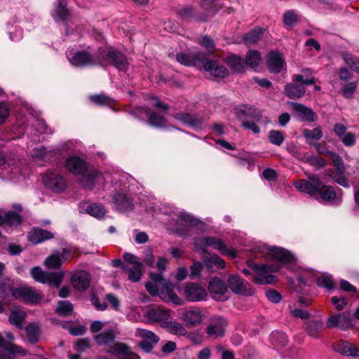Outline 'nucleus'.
<instances>
[{"label":"nucleus","mask_w":359,"mask_h":359,"mask_svg":"<svg viewBox=\"0 0 359 359\" xmlns=\"http://www.w3.org/2000/svg\"><path fill=\"white\" fill-rule=\"evenodd\" d=\"M298 21L297 15L293 11H287L283 16V22L287 26H292Z\"/></svg>","instance_id":"052dcab7"},{"label":"nucleus","mask_w":359,"mask_h":359,"mask_svg":"<svg viewBox=\"0 0 359 359\" xmlns=\"http://www.w3.org/2000/svg\"><path fill=\"white\" fill-rule=\"evenodd\" d=\"M331 302L339 311H342L348 304L347 299L343 297H332L331 298Z\"/></svg>","instance_id":"680f3d73"},{"label":"nucleus","mask_w":359,"mask_h":359,"mask_svg":"<svg viewBox=\"0 0 359 359\" xmlns=\"http://www.w3.org/2000/svg\"><path fill=\"white\" fill-rule=\"evenodd\" d=\"M25 331L27 339L31 344H35L39 341L41 330L37 323H29L25 327Z\"/></svg>","instance_id":"7c9ffc66"},{"label":"nucleus","mask_w":359,"mask_h":359,"mask_svg":"<svg viewBox=\"0 0 359 359\" xmlns=\"http://www.w3.org/2000/svg\"><path fill=\"white\" fill-rule=\"evenodd\" d=\"M58 4L54 10V19L56 21H67L70 18L69 11L67 8L66 0H57Z\"/></svg>","instance_id":"2f4dec72"},{"label":"nucleus","mask_w":359,"mask_h":359,"mask_svg":"<svg viewBox=\"0 0 359 359\" xmlns=\"http://www.w3.org/2000/svg\"><path fill=\"white\" fill-rule=\"evenodd\" d=\"M97 176L96 170H87L85 173L79 175L80 184L86 189H92L95 185V180Z\"/></svg>","instance_id":"72a5a7b5"},{"label":"nucleus","mask_w":359,"mask_h":359,"mask_svg":"<svg viewBox=\"0 0 359 359\" xmlns=\"http://www.w3.org/2000/svg\"><path fill=\"white\" fill-rule=\"evenodd\" d=\"M284 91L287 97L294 100L302 97L306 93L305 87L298 83H287L285 86Z\"/></svg>","instance_id":"cd10ccee"},{"label":"nucleus","mask_w":359,"mask_h":359,"mask_svg":"<svg viewBox=\"0 0 359 359\" xmlns=\"http://www.w3.org/2000/svg\"><path fill=\"white\" fill-rule=\"evenodd\" d=\"M220 0H201V6L205 11L206 14L202 20H206L208 18L212 16L221 7Z\"/></svg>","instance_id":"473e14b6"},{"label":"nucleus","mask_w":359,"mask_h":359,"mask_svg":"<svg viewBox=\"0 0 359 359\" xmlns=\"http://www.w3.org/2000/svg\"><path fill=\"white\" fill-rule=\"evenodd\" d=\"M69 60L72 65L80 67L111 65L121 71H126L128 65L126 57L111 47H101L95 53L90 52L89 48L76 50Z\"/></svg>","instance_id":"f257e3e1"},{"label":"nucleus","mask_w":359,"mask_h":359,"mask_svg":"<svg viewBox=\"0 0 359 359\" xmlns=\"http://www.w3.org/2000/svg\"><path fill=\"white\" fill-rule=\"evenodd\" d=\"M175 118L183 122L184 123L192 126L199 127L202 124L203 119L197 114H191L189 113H178L175 115Z\"/></svg>","instance_id":"c85d7f7f"},{"label":"nucleus","mask_w":359,"mask_h":359,"mask_svg":"<svg viewBox=\"0 0 359 359\" xmlns=\"http://www.w3.org/2000/svg\"><path fill=\"white\" fill-rule=\"evenodd\" d=\"M333 349L346 356L359 357V348L354 344L345 341L340 340L333 344Z\"/></svg>","instance_id":"4be33fe9"},{"label":"nucleus","mask_w":359,"mask_h":359,"mask_svg":"<svg viewBox=\"0 0 359 359\" xmlns=\"http://www.w3.org/2000/svg\"><path fill=\"white\" fill-rule=\"evenodd\" d=\"M307 179L300 180L294 185L302 192L309 194L318 201L333 202L341 201L343 191L341 189L336 190L334 187L324 184L319 177L313 173H305Z\"/></svg>","instance_id":"f03ea898"},{"label":"nucleus","mask_w":359,"mask_h":359,"mask_svg":"<svg viewBox=\"0 0 359 359\" xmlns=\"http://www.w3.org/2000/svg\"><path fill=\"white\" fill-rule=\"evenodd\" d=\"M162 327L166 329L168 332L173 334L185 335L187 333L186 328L180 323L176 321L164 322Z\"/></svg>","instance_id":"c9c22d12"},{"label":"nucleus","mask_w":359,"mask_h":359,"mask_svg":"<svg viewBox=\"0 0 359 359\" xmlns=\"http://www.w3.org/2000/svg\"><path fill=\"white\" fill-rule=\"evenodd\" d=\"M302 133L307 140H318L323 137V132L320 127L312 130L304 129Z\"/></svg>","instance_id":"09e8293b"},{"label":"nucleus","mask_w":359,"mask_h":359,"mask_svg":"<svg viewBox=\"0 0 359 359\" xmlns=\"http://www.w3.org/2000/svg\"><path fill=\"white\" fill-rule=\"evenodd\" d=\"M86 212L97 218L103 217L106 213L104 208L102 205L96 203L88 206Z\"/></svg>","instance_id":"8fccbe9b"},{"label":"nucleus","mask_w":359,"mask_h":359,"mask_svg":"<svg viewBox=\"0 0 359 359\" xmlns=\"http://www.w3.org/2000/svg\"><path fill=\"white\" fill-rule=\"evenodd\" d=\"M24 353V350L18 346L8 341L0 334V359H15V353Z\"/></svg>","instance_id":"4468645a"},{"label":"nucleus","mask_w":359,"mask_h":359,"mask_svg":"<svg viewBox=\"0 0 359 359\" xmlns=\"http://www.w3.org/2000/svg\"><path fill=\"white\" fill-rule=\"evenodd\" d=\"M90 100L97 105H108L111 106L113 104L114 100L110 97L104 94H98L90 95L89 97Z\"/></svg>","instance_id":"a18cd8bd"},{"label":"nucleus","mask_w":359,"mask_h":359,"mask_svg":"<svg viewBox=\"0 0 359 359\" xmlns=\"http://www.w3.org/2000/svg\"><path fill=\"white\" fill-rule=\"evenodd\" d=\"M142 264L135 262V264L129 270L128 278L133 282H138L142 276Z\"/></svg>","instance_id":"3c124183"},{"label":"nucleus","mask_w":359,"mask_h":359,"mask_svg":"<svg viewBox=\"0 0 359 359\" xmlns=\"http://www.w3.org/2000/svg\"><path fill=\"white\" fill-rule=\"evenodd\" d=\"M150 278L155 283H157L159 286H161V289L165 290L168 293L170 292V288L169 283L165 279L163 278L161 273H151Z\"/></svg>","instance_id":"603ef678"},{"label":"nucleus","mask_w":359,"mask_h":359,"mask_svg":"<svg viewBox=\"0 0 359 359\" xmlns=\"http://www.w3.org/2000/svg\"><path fill=\"white\" fill-rule=\"evenodd\" d=\"M242 121V127L244 129L251 130L255 134H258L260 132L259 128L256 124L257 122H253L250 120H241Z\"/></svg>","instance_id":"338daca9"},{"label":"nucleus","mask_w":359,"mask_h":359,"mask_svg":"<svg viewBox=\"0 0 359 359\" xmlns=\"http://www.w3.org/2000/svg\"><path fill=\"white\" fill-rule=\"evenodd\" d=\"M183 320L187 327H195L203 321V315L198 309L194 308L186 311L182 316Z\"/></svg>","instance_id":"393cba45"},{"label":"nucleus","mask_w":359,"mask_h":359,"mask_svg":"<svg viewBox=\"0 0 359 359\" xmlns=\"http://www.w3.org/2000/svg\"><path fill=\"white\" fill-rule=\"evenodd\" d=\"M262 30L259 27H256L247 33L244 37L243 41L246 45H252L257 42L260 39V35Z\"/></svg>","instance_id":"c03bdc74"},{"label":"nucleus","mask_w":359,"mask_h":359,"mask_svg":"<svg viewBox=\"0 0 359 359\" xmlns=\"http://www.w3.org/2000/svg\"><path fill=\"white\" fill-rule=\"evenodd\" d=\"M287 104L300 120L309 122H314L317 120L316 114L311 108L294 102H288Z\"/></svg>","instance_id":"ddd939ff"},{"label":"nucleus","mask_w":359,"mask_h":359,"mask_svg":"<svg viewBox=\"0 0 359 359\" xmlns=\"http://www.w3.org/2000/svg\"><path fill=\"white\" fill-rule=\"evenodd\" d=\"M10 114V109L6 102L0 103V125L3 124Z\"/></svg>","instance_id":"69168bd1"},{"label":"nucleus","mask_w":359,"mask_h":359,"mask_svg":"<svg viewBox=\"0 0 359 359\" xmlns=\"http://www.w3.org/2000/svg\"><path fill=\"white\" fill-rule=\"evenodd\" d=\"M342 57L344 62L348 65L353 70H355L359 74V59L354 57L349 53H343Z\"/></svg>","instance_id":"de8ad7c7"},{"label":"nucleus","mask_w":359,"mask_h":359,"mask_svg":"<svg viewBox=\"0 0 359 359\" xmlns=\"http://www.w3.org/2000/svg\"><path fill=\"white\" fill-rule=\"evenodd\" d=\"M184 294L189 301L197 302L204 299L207 292L200 285L191 283L184 289Z\"/></svg>","instance_id":"a211bd4d"},{"label":"nucleus","mask_w":359,"mask_h":359,"mask_svg":"<svg viewBox=\"0 0 359 359\" xmlns=\"http://www.w3.org/2000/svg\"><path fill=\"white\" fill-rule=\"evenodd\" d=\"M201 44L207 49L209 53H213L215 50V43L212 39L208 36L203 37Z\"/></svg>","instance_id":"e2e57ef3"},{"label":"nucleus","mask_w":359,"mask_h":359,"mask_svg":"<svg viewBox=\"0 0 359 359\" xmlns=\"http://www.w3.org/2000/svg\"><path fill=\"white\" fill-rule=\"evenodd\" d=\"M332 163L335 168L329 170L328 175L340 186L344 188H349L350 185L348 179L345 176L346 167L339 154L332 155Z\"/></svg>","instance_id":"423d86ee"},{"label":"nucleus","mask_w":359,"mask_h":359,"mask_svg":"<svg viewBox=\"0 0 359 359\" xmlns=\"http://www.w3.org/2000/svg\"><path fill=\"white\" fill-rule=\"evenodd\" d=\"M354 326V320L351 312H343L330 316L327 321L328 328L338 327L346 330Z\"/></svg>","instance_id":"0eeeda50"},{"label":"nucleus","mask_w":359,"mask_h":359,"mask_svg":"<svg viewBox=\"0 0 359 359\" xmlns=\"http://www.w3.org/2000/svg\"><path fill=\"white\" fill-rule=\"evenodd\" d=\"M208 289L211 292L216 294H224L227 292V286L225 283L217 278L210 281Z\"/></svg>","instance_id":"4c0bfd02"},{"label":"nucleus","mask_w":359,"mask_h":359,"mask_svg":"<svg viewBox=\"0 0 359 359\" xmlns=\"http://www.w3.org/2000/svg\"><path fill=\"white\" fill-rule=\"evenodd\" d=\"M226 325V320L222 317L212 318L206 327V334L208 337H222L224 335Z\"/></svg>","instance_id":"f8f14e48"},{"label":"nucleus","mask_w":359,"mask_h":359,"mask_svg":"<svg viewBox=\"0 0 359 359\" xmlns=\"http://www.w3.org/2000/svg\"><path fill=\"white\" fill-rule=\"evenodd\" d=\"M90 281V274L85 271H76L72 277L73 287L79 291H83L88 288Z\"/></svg>","instance_id":"5701e85b"},{"label":"nucleus","mask_w":359,"mask_h":359,"mask_svg":"<svg viewBox=\"0 0 359 359\" xmlns=\"http://www.w3.org/2000/svg\"><path fill=\"white\" fill-rule=\"evenodd\" d=\"M107 352L112 353L114 355L120 356V355H126L130 352L128 351V347L123 343L121 342H116L112 343L107 351Z\"/></svg>","instance_id":"a19ab883"},{"label":"nucleus","mask_w":359,"mask_h":359,"mask_svg":"<svg viewBox=\"0 0 359 359\" xmlns=\"http://www.w3.org/2000/svg\"><path fill=\"white\" fill-rule=\"evenodd\" d=\"M24 353V350L18 346L8 341L0 334V359H15V353Z\"/></svg>","instance_id":"2eb2a0df"},{"label":"nucleus","mask_w":359,"mask_h":359,"mask_svg":"<svg viewBox=\"0 0 359 359\" xmlns=\"http://www.w3.org/2000/svg\"><path fill=\"white\" fill-rule=\"evenodd\" d=\"M25 316L26 314L22 311H13L11 312L9 316V321L16 327L21 330L22 329V321L24 320Z\"/></svg>","instance_id":"37998d69"},{"label":"nucleus","mask_w":359,"mask_h":359,"mask_svg":"<svg viewBox=\"0 0 359 359\" xmlns=\"http://www.w3.org/2000/svg\"><path fill=\"white\" fill-rule=\"evenodd\" d=\"M270 254L276 260L283 264H289L294 260V256L288 250L282 248H271Z\"/></svg>","instance_id":"c756f323"},{"label":"nucleus","mask_w":359,"mask_h":359,"mask_svg":"<svg viewBox=\"0 0 359 359\" xmlns=\"http://www.w3.org/2000/svg\"><path fill=\"white\" fill-rule=\"evenodd\" d=\"M292 81L302 84L303 86L314 84L316 79L314 76L305 78L304 74H295L292 76Z\"/></svg>","instance_id":"4d7b16f0"},{"label":"nucleus","mask_w":359,"mask_h":359,"mask_svg":"<svg viewBox=\"0 0 359 359\" xmlns=\"http://www.w3.org/2000/svg\"><path fill=\"white\" fill-rule=\"evenodd\" d=\"M236 115L239 120H250L253 122H259L262 118V111L252 107L244 106L240 109H235Z\"/></svg>","instance_id":"f3484780"},{"label":"nucleus","mask_w":359,"mask_h":359,"mask_svg":"<svg viewBox=\"0 0 359 359\" xmlns=\"http://www.w3.org/2000/svg\"><path fill=\"white\" fill-rule=\"evenodd\" d=\"M94 339L99 346L111 345L114 341L115 335L112 330L102 332L94 337Z\"/></svg>","instance_id":"e433bc0d"},{"label":"nucleus","mask_w":359,"mask_h":359,"mask_svg":"<svg viewBox=\"0 0 359 359\" xmlns=\"http://www.w3.org/2000/svg\"><path fill=\"white\" fill-rule=\"evenodd\" d=\"M340 140L345 146L352 147L355 144L356 137L352 133H346Z\"/></svg>","instance_id":"774afa93"},{"label":"nucleus","mask_w":359,"mask_h":359,"mask_svg":"<svg viewBox=\"0 0 359 359\" xmlns=\"http://www.w3.org/2000/svg\"><path fill=\"white\" fill-rule=\"evenodd\" d=\"M147 117V123L150 126L163 128L167 126V119L156 111L149 110Z\"/></svg>","instance_id":"f704fd0d"},{"label":"nucleus","mask_w":359,"mask_h":359,"mask_svg":"<svg viewBox=\"0 0 359 359\" xmlns=\"http://www.w3.org/2000/svg\"><path fill=\"white\" fill-rule=\"evenodd\" d=\"M176 59L184 65L201 66V62L205 59V53L198 51L190 53H178Z\"/></svg>","instance_id":"dca6fc26"},{"label":"nucleus","mask_w":359,"mask_h":359,"mask_svg":"<svg viewBox=\"0 0 359 359\" xmlns=\"http://www.w3.org/2000/svg\"><path fill=\"white\" fill-rule=\"evenodd\" d=\"M31 275L36 281L55 287H59L64 277L62 272H46L39 266L32 268Z\"/></svg>","instance_id":"39448f33"},{"label":"nucleus","mask_w":359,"mask_h":359,"mask_svg":"<svg viewBox=\"0 0 359 359\" xmlns=\"http://www.w3.org/2000/svg\"><path fill=\"white\" fill-rule=\"evenodd\" d=\"M43 182L47 187L56 193L63 191L66 187L65 180L62 176L54 173L47 174L43 179Z\"/></svg>","instance_id":"412c9836"},{"label":"nucleus","mask_w":359,"mask_h":359,"mask_svg":"<svg viewBox=\"0 0 359 359\" xmlns=\"http://www.w3.org/2000/svg\"><path fill=\"white\" fill-rule=\"evenodd\" d=\"M269 140L271 143L280 146L284 141L283 133L279 130H271L269 134Z\"/></svg>","instance_id":"5fc2aeb1"},{"label":"nucleus","mask_w":359,"mask_h":359,"mask_svg":"<svg viewBox=\"0 0 359 359\" xmlns=\"http://www.w3.org/2000/svg\"><path fill=\"white\" fill-rule=\"evenodd\" d=\"M322 327V323L320 321H310L306 323V331L311 337H317L319 331Z\"/></svg>","instance_id":"864d4df0"},{"label":"nucleus","mask_w":359,"mask_h":359,"mask_svg":"<svg viewBox=\"0 0 359 359\" xmlns=\"http://www.w3.org/2000/svg\"><path fill=\"white\" fill-rule=\"evenodd\" d=\"M249 267L253 271L252 281L257 284L264 285L273 282L274 276L270 272H277L280 269L279 265L256 264L250 263Z\"/></svg>","instance_id":"20e7f679"},{"label":"nucleus","mask_w":359,"mask_h":359,"mask_svg":"<svg viewBox=\"0 0 359 359\" xmlns=\"http://www.w3.org/2000/svg\"><path fill=\"white\" fill-rule=\"evenodd\" d=\"M22 222V217L20 215L13 210L8 211L4 213V224L8 226L18 225Z\"/></svg>","instance_id":"79ce46f5"},{"label":"nucleus","mask_w":359,"mask_h":359,"mask_svg":"<svg viewBox=\"0 0 359 359\" xmlns=\"http://www.w3.org/2000/svg\"><path fill=\"white\" fill-rule=\"evenodd\" d=\"M149 109L143 107H135L130 110L128 113L136 118L144 121V116H147Z\"/></svg>","instance_id":"6e6d98bb"},{"label":"nucleus","mask_w":359,"mask_h":359,"mask_svg":"<svg viewBox=\"0 0 359 359\" xmlns=\"http://www.w3.org/2000/svg\"><path fill=\"white\" fill-rule=\"evenodd\" d=\"M8 292L26 303L36 304L42 300L41 293L29 287H21L12 291L10 287L2 286L0 287V297L6 298L8 296Z\"/></svg>","instance_id":"7ed1b4c3"},{"label":"nucleus","mask_w":359,"mask_h":359,"mask_svg":"<svg viewBox=\"0 0 359 359\" xmlns=\"http://www.w3.org/2000/svg\"><path fill=\"white\" fill-rule=\"evenodd\" d=\"M262 60L261 55L259 51L250 50L245 56V63L251 68L257 67Z\"/></svg>","instance_id":"ea45409f"},{"label":"nucleus","mask_w":359,"mask_h":359,"mask_svg":"<svg viewBox=\"0 0 359 359\" xmlns=\"http://www.w3.org/2000/svg\"><path fill=\"white\" fill-rule=\"evenodd\" d=\"M70 252L62 249L61 253L57 252L47 257L44 262L45 266L48 269H57L62 264V259L67 260Z\"/></svg>","instance_id":"bb28decb"},{"label":"nucleus","mask_w":359,"mask_h":359,"mask_svg":"<svg viewBox=\"0 0 359 359\" xmlns=\"http://www.w3.org/2000/svg\"><path fill=\"white\" fill-rule=\"evenodd\" d=\"M356 89V83L350 82L346 83L341 88V93L343 96L346 99H351Z\"/></svg>","instance_id":"13d9d810"},{"label":"nucleus","mask_w":359,"mask_h":359,"mask_svg":"<svg viewBox=\"0 0 359 359\" xmlns=\"http://www.w3.org/2000/svg\"><path fill=\"white\" fill-rule=\"evenodd\" d=\"M201 65L203 66L205 71L215 77L223 79L229 75V70L224 65L216 60L208 59L205 54V59L201 62Z\"/></svg>","instance_id":"9b49d317"},{"label":"nucleus","mask_w":359,"mask_h":359,"mask_svg":"<svg viewBox=\"0 0 359 359\" xmlns=\"http://www.w3.org/2000/svg\"><path fill=\"white\" fill-rule=\"evenodd\" d=\"M66 168L72 174L79 176L87 170V163L81 158L76 156L68 158L65 162Z\"/></svg>","instance_id":"aec40b11"},{"label":"nucleus","mask_w":359,"mask_h":359,"mask_svg":"<svg viewBox=\"0 0 359 359\" xmlns=\"http://www.w3.org/2000/svg\"><path fill=\"white\" fill-rule=\"evenodd\" d=\"M226 62L227 65L237 72H243L245 70V62H243L242 58L235 55H229Z\"/></svg>","instance_id":"58836bf2"},{"label":"nucleus","mask_w":359,"mask_h":359,"mask_svg":"<svg viewBox=\"0 0 359 359\" xmlns=\"http://www.w3.org/2000/svg\"><path fill=\"white\" fill-rule=\"evenodd\" d=\"M227 283L231 290L236 294L252 296L255 292L250 284L237 274L230 275Z\"/></svg>","instance_id":"6e6552de"},{"label":"nucleus","mask_w":359,"mask_h":359,"mask_svg":"<svg viewBox=\"0 0 359 359\" xmlns=\"http://www.w3.org/2000/svg\"><path fill=\"white\" fill-rule=\"evenodd\" d=\"M27 237L31 243L36 245L45 241L52 239L54 237V234L49 231L41 228H33L28 233Z\"/></svg>","instance_id":"b1692460"},{"label":"nucleus","mask_w":359,"mask_h":359,"mask_svg":"<svg viewBox=\"0 0 359 359\" xmlns=\"http://www.w3.org/2000/svg\"><path fill=\"white\" fill-rule=\"evenodd\" d=\"M145 316L149 322L158 323L162 327L171 318V311L161 306H154L146 311Z\"/></svg>","instance_id":"9d476101"},{"label":"nucleus","mask_w":359,"mask_h":359,"mask_svg":"<svg viewBox=\"0 0 359 359\" xmlns=\"http://www.w3.org/2000/svg\"><path fill=\"white\" fill-rule=\"evenodd\" d=\"M317 285L320 287H325L331 290L334 287L333 280L331 276H322L317 280Z\"/></svg>","instance_id":"bf43d9fd"},{"label":"nucleus","mask_w":359,"mask_h":359,"mask_svg":"<svg viewBox=\"0 0 359 359\" xmlns=\"http://www.w3.org/2000/svg\"><path fill=\"white\" fill-rule=\"evenodd\" d=\"M141 337L144 339L145 341H149L152 344H156L159 338L151 331L143 330L141 332Z\"/></svg>","instance_id":"0e129e2a"},{"label":"nucleus","mask_w":359,"mask_h":359,"mask_svg":"<svg viewBox=\"0 0 359 359\" xmlns=\"http://www.w3.org/2000/svg\"><path fill=\"white\" fill-rule=\"evenodd\" d=\"M73 306L69 301H60L57 308V313L64 317L72 315Z\"/></svg>","instance_id":"49530a36"},{"label":"nucleus","mask_w":359,"mask_h":359,"mask_svg":"<svg viewBox=\"0 0 359 359\" xmlns=\"http://www.w3.org/2000/svg\"><path fill=\"white\" fill-rule=\"evenodd\" d=\"M113 202L119 211L130 210L133 204L132 199L127 194L123 193H115L113 195Z\"/></svg>","instance_id":"a878e982"},{"label":"nucleus","mask_w":359,"mask_h":359,"mask_svg":"<svg viewBox=\"0 0 359 359\" xmlns=\"http://www.w3.org/2000/svg\"><path fill=\"white\" fill-rule=\"evenodd\" d=\"M285 63V60L280 53L271 51L268 54L266 64L271 72L274 74L280 73Z\"/></svg>","instance_id":"6ab92c4d"},{"label":"nucleus","mask_w":359,"mask_h":359,"mask_svg":"<svg viewBox=\"0 0 359 359\" xmlns=\"http://www.w3.org/2000/svg\"><path fill=\"white\" fill-rule=\"evenodd\" d=\"M203 245L212 247L217 250L222 255L234 258L237 256L236 251L227 248L226 244L219 238L213 236H206L201 239Z\"/></svg>","instance_id":"1a4fd4ad"}]
</instances>
